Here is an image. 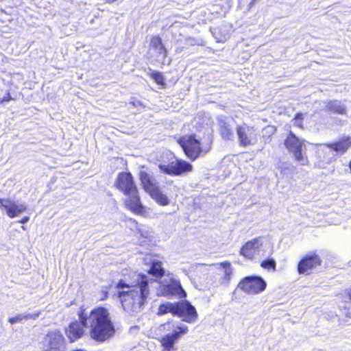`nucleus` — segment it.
<instances>
[{"label":"nucleus","instance_id":"f704fd0d","mask_svg":"<svg viewBox=\"0 0 351 351\" xmlns=\"http://www.w3.org/2000/svg\"><path fill=\"white\" fill-rule=\"evenodd\" d=\"M266 130H270L269 132H272L274 131L273 127H269V126L266 128Z\"/></svg>","mask_w":351,"mask_h":351},{"label":"nucleus","instance_id":"aec40b11","mask_svg":"<svg viewBox=\"0 0 351 351\" xmlns=\"http://www.w3.org/2000/svg\"><path fill=\"white\" fill-rule=\"evenodd\" d=\"M325 104V110L326 111L342 115L347 114V108L341 100H329Z\"/></svg>","mask_w":351,"mask_h":351},{"label":"nucleus","instance_id":"c85d7f7f","mask_svg":"<svg viewBox=\"0 0 351 351\" xmlns=\"http://www.w3.org/2000/svg\"><path fill=\"white\" fill-rule=\"evenodd\" d=\"M132 285H130L129 284L126 283L125 282L124 280H119V282H117V287L119 289H124L125 288H128V290L132 289Z\"/></svg>","mask_w":351,"mask_h":351},{"label":"nucleus","instance_id":"1a4fd4ad","mask_svg":"<svg viewBox=\"0 0 351 351\" xmlns=\"http://www.w3.org/2000/svg\"><path fill=\"white\" fill-rule=\"evenodd\" d=\"M267 287L266 281L259 276H248L243 278L238 288L247 294H258Z\"/></svg>","mask_w":351,"mask_h":351},{"label":"nucleus","instance_id":"412c9836","mask_svg":"<svg viewBox=\"0 0 351 351\" xmlns=\"http://www.w3.org/2000/svg\"><path fill=\"white\" fill-rule=\"evenodd\" d=\"M162 265V262L158 259L154 258L150 260L149 274L155 278H161L165 274V269Z\"/></svg>","mask_w":351,"mask_h":351},{"label":"nucleus","instance_id":"2eb2a0df","mask_svg":"<svg viewBox=\"0 0 351 351\" xmlns=\"http://www.w3.org/2000/svg\"><path fill=\"white\" fill-rule=\"evenodd\" d=\"M322 260L319 256L313 253L304 256L298 264V271L300 274H308L313 268L320 265Z\"/></svg>","mask_w":351,"mask_h":351},{"label":"nucleus","instance_id":"4468645a","mask_svg":"<svg viewBox=\"0 0 351 351\" xmlns=\"http://www.w3.org/2000/svg\"><path fill=\"white\" fill-rule=\"evenodd\" d=\"M149 54L156 62L163 64L166 63L167 51L159 36H156L151 39Z\"/></svg>","mask_w":351,"mask_h":351},{"label":"nucleus","instance_id":"72a5a7b5","mask_svg":"<svg viewBox=\"0 0 351 351\" xmlns=\"http://www.w3.org/2000/svg\"><path fill=\"white\" fill-rule=\"evenodd\" d=\"M186 42L190 45H193V40L191 38L186 39Z\"/></svg>","mask_w":351,"mask_h":351},{"label":"nucleus","instance_id":"7ed1b4c3","mask_svg":"<svg viewBox=\"0 0 351 351\" xmlns=\"http://www.w3.org/2000/svg\"><path fill=\"white\" fill-rule=\"evenodd\" d=\"M116 186L128 197L125 204L128 209L137 214L144 212V206L141 202L137 186L130 173L121 172L117 177Z\"/></svg>","mask_w":351,"mask_h":351},{"label":"nucleus","instance_id":"ddd939ff","mask_svg":"<svg viewBox=\"0 0 351 351\" xmlns=\"http://www.w3.org/2000/svg\"><path fill=\"white\" fill-rule=\"evenodd\" d=\"M0 208L5 210L9 217L14 218L26 211L27 206L24 202L0 198Z\"/></svg>","mask_w":351,"mask_h":351},{"label":"nucleus","instance_id":"9b49d317","mask_svg":"<svg viewBox=\"0 0 351 351\" xmlns=\"http://www.w3.org/2000/svg\"><path fill=\"white\" fill-rule=\"evenodd\" d=\"M174 316L180 318L182 322L188 324H194L198 318L195 307L186 300L176 302Z\"/></svg>","mask_w":351,"mask_h":351},{"label":"nucleus","instance_id":"6ab92c4d","mask_svg":"<svg viewBox=\"0 0 351 351\" xmlns=\"http://www.w3.org/2000/svg\"><path fill=\"white\" fill-rule=\"evenodd\" d=\"M322 145L326 146L336 152L344 154L351 145V138L349 136H345L336 142L323 144Z\"/></svg>","mask_w":351,"mask_h":351},{"label":"nucleus","instance_id":"20e7f679","mask_svg":"<svg viewBox=\"0 0 351 351\" xmlns=\"http://www.w3.org/2000/svg\"><path fill=\"white\" fill-rule=\"evenodd\" d=\"M160 328H163L165 330L172 331L167 333L160 339V343L162 347V351H172L175 345L189 332V327L181 323H176L173 321H168L161 324Z\"/></svg>","mask_w":351,"mask_h":351},{"label":"nucleus","instance_id":"b1692460","mask_svg":"<svg viewBox=\"0 0 351 351\" xmlns=\"http://www.w3.org/2000/svg\"><path fill=\"white\" fill-rule=\"evenodd\" d=\"M150 196L160 205L167 206L170 201L167 196L165 195L159 186L149 193Z\"/></svg>","mask_w":351,"mask_h":351},{"label":"nucleus","instance_id":"f03ea898","mask_svg":"<svg viewBox=\"0 0 351 351\" xmlns=\"http://www.w3.org/2000/svg\"><path fill=\"white\" fill-rule=\"evenodd\" d=\"M154 282L152 280H149L146 275L139 274L137 284L134 285L132 289L119 291L118 296L123 310L131 315L142 311L149 295V284Z\"/></svg>","mask_w":351,"mask_h":351},{"label":"nucleus","instance_id":"393cba45","mask_svg":"<svg viewBox=\"0 0 351 351\" xmlns=\"http://www.w3.org/2000/svg\"><path fill=\"white\" fill-rule=\"evenodd\" d=\"M220 266L224 269V275L221 278L220 284L228 285L230 281L232 274V269L230 262L225 261L220 263Z\"/></svg>","mask_w":351,"mask_h":351},{"label":"nucleus","instance_id":"9d476101","mask_svg":"<svg viewBox=\"0 0 351 351\" xmlns=\"http://www.w3.org/2000/svg\"><path fill=\"white\" fill-rule=\"evenodd\" d=\"M42 348L43 351H64L66 343L62 332L58 330L48 332L42 341Z\"/></svg>","mask_w":351,"mask_h":351},{"label":"nucleus","instance_id":"a211bd4d","mask_svg":"<svg viewBox=\"0 0 351 351\" xmlns=\"http://www.w3.org/2000/svg\"><path fill=\"white\" fill-rule=\"evenodd\" d=\"M139 177L144 190L149 194L158 187L154 178L145 171H141Z\"/></svg>","mask_w":351,"mask_h":351},{"label":"nucleus","instance_id":"f257e3e1","mask_svg":"<svg viewBox=\"0 0 351 351\" xmlns=\"http://www.w3.org/2000/svg\"><path fill=\"white\" fill-rule=\"evenodd\" d=\"M78 317L79 322H71L65 328L66 335L71 343L86 334L84 328H89L90 337L99 343L109 341L115 335V326L108 310L104 307L94 308L89 313L80 309Z\"/></svg>","mask_w":351,"mask_h":351},{"label":"nucleus","instance_id":"423d86ee","mask_svg":"<svg viewBox=\"0 0 351 351\" xmlns=\"http://www.w3.org/2000/svg\"><path fill=\"white\" fill-rule=\"evenodd\" d=\"M285 146L293 154L295 160L301 165H308L307 157L303 153L304 140L298 137L292 131H290L285 140Z\"/></svg>","mask_w":351,"mask_h":351},{"label":"nucleus","instance_id":"39448f33","mask_svg":"<svg viewBox=\"0 0 351 351\" xmlns=\"http://www.w3.org/2000/svg\"><path fill=\"white\" fill-rule=\"evenodd\" d=\"M165 154L168 161L163 160L158 165L162 173L171 176H178L192 171L193 165L189 162L176 158L169 151H167Z\"/></svg>","mask_w":351,"mask_h":351},{"label":"nucleus","instance_id":"2f4dec72","mask_svg":"<svg viewBox=\"0 0 351 351\" xmlns=\"http://www.w3.org/2000/svg\"><path fill=\"white\" fill-rule=\"evenodd\" d=\"M130 104H132L133 106H141V102L138 100H136V99H133Z\"/></svg>","mask_w":351,"mask_h":351},{"label":"nucleus","instance_id":"bb28decb","mask_svg":"<svg viewBox=\"0 0 351 351\" xmlns=\"http://www.w3.org/2000/svg\"><path fill=\"white\" fill-rule=\"evenodd\" d=\"M261 266L265 269L270 270L272 269L273 271L276 270V262L273 258H267L266 259L263 260L261 263Z\"/></svg>","mask_w":351,"mask_h":351},{"label":"nucleus","instance_id":"c756f323","mask_svg":"<svg viewBox=\"0 0 351 351\" xmlns=\"http://www.w3.org/2000/svg\"><path fill=\"white\" fill-rule=\"evenodd\" d=\"M11 99H12V97H11V96H10V93H8L6 94V95H5V96H4V97H3V99H1V101H0V103H4V102H5V101H10V100H11Z\"/></svg>","mask_w":351,"mask_h":351},{"label":"nucleus","instance_id":"6e6552de","mask_svg":"<svg viewBox=\"0 0 351 351\" xmlns=\"http://www.w3.org/2000/svg\"><path fill=\"white\" fill-rule=\"evenodd\" d=\"M178 143L192 161L197 159L202 151L200 141L196 138L195 134L184 135L178 138Z\"/></svg>","mask_w":351,"mask_h":351},{"label":"nucleus","instance_id":"dca6fc26","mask_svg":"<svg viewBox=\"0 0 351 351\" xmlns=\"http://www.w3.org/2000/svg\"><path fill=\"white\" fill-rule=\"evenodd\" d=\"M232 120L228 117L218 119L219 131L221 138L224 141H233L234 132L232 124Z\"/></svg>","mask_w":351,"mask_h":351},{"label":"nucleus","instance_id":"473e14b6","mask_svg":"<svg viewBox=\"0 0 351 351\" xmlns=\"http://www.w3.org/2000/svg\"><path fill=\"white\" fill-rule=\"evenodd\" d=\"M345 293L348 296L349 299L351 300V287L346 289Z\"/></svg>","mask_w":351,"mask_h":351},{"label":"nucleus","instance_id":"5701e85b","mask_svg":"<svg viewBox=\"0 0 351 351\" xmlns=\"http://www.w3.org/2000/svg\"><path fill=\"white\" fill-rule=\"evenodd\" d=\"M176 302H166L159 305L158 308L157 315L162 316L167 313H171L173 316L175 315Z\"/></svg>","mask_w":351,"mask_h":351},{"label":"nucleus","instance_id":"7c9ffc66","mask_svg":"<svg viewBox=\"0 0 351 351\" xmlns=\"http://www.w3.org/2000/svg\"><path fill=\"white\" fill-rule=\"evenodd\" d=\"M29 220V217L26 216V217H24L23 219H21L20 221H19V223H22V224H25L26 223H27Z\"/></svg>","mask_w":351,"mask_h":351},{"label":"nucleus","instance_id":"a878e982","mask_svg":"<svg viewBox=\"0 0 351 351\" xmlns=\"http://www.w3.org/2000/svg\"><path fill=\"white\" fill-rule=\"evenodd\" d=\"M149 72H150V77L154 80V82L161 86L165 84V77L162 73L160 71H154L151 68H148Z\"/></svg>","mask_w":351,"mask_h":351},{"label":"nucleus","instance_id":"f8f14e48","mask_svg":"<svg viewBox=\"0 0 351 351\" xmlns=\"http://www.w3.org/2000/svg\"><path fill=\"white\" fill-rule=\"evenodd\" d=\"M239 144L241 147L254 145L256 143L257 134L253 127L246 124L238 125L236 129Z\"/></svg>","mask_w":351,"mask_h":351},{"label":"nucleus","instance_id":"0eeeda50","mask_svg":"<svg viewBox=\"0 0 351 351\" xmlns=\"http://www.w3.org/2000/svg\"><path fill=\"white\" fill-rule=\"evenodd\" d=\"M157 295L169 298L176 297L184 299L186 297V293L182 288L179 280L171 278L169 280H163L157 282Z\"/></svg>","mask_w":351,"mask_h":351},{"label":"nucleus","instance_id":"f3484780","mask_svg":"<svg viewBox=\"0 0 351 351\" xmlns=\"http://www.w3.org/2000/svg\"><path fill=\"white\" fill-rule=\"evenodd\" d=\"M263 243L260 238H255L247 241L241 249L240 253L246 258L252 260L259 252Z\"/></svg>","mask_w":351,"mask_h":351},{"label":"nucleus","instance_id":"cd10ccee","mask_svg":"<svg viewBox=\"0 0 351 351\" xmlns=\"http://www.w3.org/2000/svg\"><path fill=\"white\" fill-rule=\"evenodd\" d=\"M302 121H303V114L300 112L296 113L293 122V125H295L299 128L302 127Z\"/></svg>","mask_w":351,"mask_h":351},{"label":"nucleus","instance_id":"4be33fe9","mask_svg":"<svg viewBox=\"0 0 351 351\" xmlns=\"http://www.w3.org/2000/svg\"><path fill=\"white\" fill-rule=\"evenodd\" d=\"M40 314V311H37L35 313H24L21 314H18L14 317H10L8 319V322L12 325L16 323H21L23 321H26L28 319H36L39 317Z\"/></svg>","mask_w":351,"mask_h":351}]
</instances>
